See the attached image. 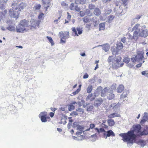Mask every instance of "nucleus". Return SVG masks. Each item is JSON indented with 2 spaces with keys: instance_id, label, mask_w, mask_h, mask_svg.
Listing matches in <instances>:
<instances>
[{
  "instance_id": "f257e3e1",
  "label": "nucleus",
  "mask_w": 148,
  "mask_h": 148,
  "mask_svg": "<svg viewBox=\"0 0 148 148\" xmlns=\"http://www.w3.org/2000/svg\"><path fill=\"white\" fill-rule=\"evenodd\" d=\"M133 130L128 131L127 133H121L119 136L122 137L124 142L132 144L135 142L137 136L146 135L148 134V127L141 131L142 127L140 124L134 125L132 127Z\"/></svg>"
},
{
  "instance_id": "f03ea898",
  "label": "nucleus",
  "mask_w": 148,
  "mask_h": 148,
  "mask_svg": "<svg viewBox=\"0 0 148 148\" xmlns=\"http://www.w3.org/2000/svg\"><path fill=\"white\" fill-rule=\"evenodd\" d=\"M19 0H16L14 1L12 3V9H10L9 10V14L10 17L15 18L16 19L18 18L19 14V12L16 11L18 10L19 11L24 9L26 6V3L22 2L18 4Z\"/></svg>"
},
{
  "instance_id": "7ed1b4c3",
  "label": "nucleus",
  "mask_w": 148,
  "mask_h": 148,
  "mask_svg": "<svg viewBox=\"0 0 148 148\" xmlns=\"http://www.w3.org/2000/svg\"><path fill=\"white\" fill-rule=\"evenodd\" d=\"M59 34V37L60 38V42L61 43H65L66 39L70 37L69 32L68 31L60 32Z\"/></svg>"
},
{
  "instance_id": "20e7f679",
  "label": "nucleus",
  "mask_w": 148,
  "mask_h": 148,
  "mask_svg": "<svg viewBox=\"0 0 148 148\" xmlns=\"http://www.w3.org/2000/svg\"><path fill=\"white\" fill-rule=\"evenodd\" d=\"M140 25L139 23L136 24L133 28L132 31H134L132 38L136 40L138 38V35L140 32Z\"/></svg>"
},
{
  "instance_id": "39448f33",
  "label": "nucleus",
  "mask_w": 148,
  "mask_h": 148,
  "mask_svg": "<svg viewBox=\"0 0 148 148\" xmlns=\"http://www.w3.org/2000/svg\"><path fill=\"white\" fill-rule=\"evenodd\" d=\"M40 22V21H37L34 20H32L31 21V25H29L28 29H36V27L39 26Z\"/></svg>"
},
{
  "instance_id": "423d86ee",
  "label": "nucleus",
  "mask_w": 148,
  "mask_h": 148,
  "mask_svg": "<svg viewBox=\"0 0 148 148\" xmlns=\"http://www.w3.org/2000/svg\"><path fill=\"white\" fill-rule=\"evenodd\" d=\"M39 116L42 122H46L47 121H49L51 120L50 117L49 116H47V114L46 112H41L39 114Z\"/></svg>"
},
{
  "instance_id": "0eeeda50",
  "label": "nucleus",
  "mask_w": 148,
  "mask_h": 148,
  "mask_svg": "<svg viewBox=\"0 0 148 148\" xmlns=\"http://www.w3.org/2000/svg\"><path fill=\"white\" fill-rule=\"evenodd\" d=\"M145 25L141 26V31L139 33L138 38L140 36L145 38L148 36V31L147 29H145Z\"/></svg>"
},
{
  "instance_id": "6e6552de",
  "label": "nucleus",
  "mask_w": 148,
  "mask_h": 148,
  "mask_svg": "<svg viewBox=\"0 0 148 148\" xmlns=\"http://www.w3.org/2000/svg\"><path fill=\"white\" fill-rule=\"evenodd\" d=\"M71 30L72 34L74 36H78V34L80 35L82 33V29L79 27H77L76 29L75 27H72Z\"/></svg>"
},
{
  "instance_id": "1a4fd4ad",
  "label": "nucleus",
  "mask_w": 148,
  "mask_h": 148,
  "mask_svg": "<svg viewBox=\"0 0 148 148\" xmlns=\"http://www.w3.org/2000/svg\"><path fill=\"white\" fill-rule=\"evenodd\" d=\"M7 13V10L3 7H0V19H1L5 17Z\"/></svg>"
},
{
  "instance_id": "9d476101",
  "label": "nucleus",
  "mask_w": 148,
  "mask_h": 148,
  "mask_svg": "<svg viewBox=\"0 0 148 148\" xmlns=\"http://www.w3.org/2000/svg\"><path fill=\"white\" fill-rule=\"evenodd\" d=\"M16 31L17 32L23 33L25 31H27L26 29L22 26L19 23L16 26Z\"/></svg>"
},
{
  "instance_id": "9b49d317",
  "label": "nucleus",
  "mask_w": 148,
  "mask_h": 148,
  "mask_svg": "<svg viewBox=\"0 0 148 148\" xmlns=\"http://www.w3.org/2000/svg\"><path fill=\"white\" fill-rule=\"evenodd\" d=\"M29 23L28 21L25 19H23L21 20L19 23L24 28L28 27L29 28Z\"/></svg>"
},
{
  "instance_id": "f8f14e48",
  "label": "nucleus",
  "mask_w": 148,
  "mask_h": 148,
  "mask_svg": "<svg viewBox=\"0 0 148 148\" xmlns=\"http://www.w3.org/2000/svg\"><path fill=\"white\" fill-rule=\"evenodd\" d=\"M103 101V99L101 98L96 100L94 101V105L95 107H98L102 103Z\"/></svg>"
},
{
  "instance_id": "ddd939ff",
  "label": "nucleus",
  "mask_w": 148,
  "mask_h": 148,
  "mask_svg": "<svg viewBox=\"0 0 148 148\" xmlns=\"http://www.w3.org/2000/svg\"><path fill=\"white\" fill-rule=\"evenodd\" d=\"M95 98V97L93 96L92 94H89L87 97L86 100L87 101L91 102L93 101Z\"/></svg>"
},
{
  "instance_id": "4468645a",
  "label": "nucleus",
  "mask_w": 148,
  "mask_h": 148,
  "mask_svg": "<svg viewBox=\"0 0 148 148\" xmlns=\"http://www.w3.org/2000/svg\"><path fill=\"white\" fill-rule=\"evenodd\" d=\"M93 13L95 15L99 16L101 14V11L99 8H96L94 9Z\"/></svg>"
},
{
  "instance_id": "2eb2a0df",
  "label": "nucleus",
  "mask_w": 148,
  "mask_h": 148,
  "mask_svg": "<svg viewBox=\"0 0 148 148\" xmlns=\"http://www.w3.org/2000/svg\"><path fill=\"white\" fill-rule=\"evenodd\" d=\"M136 57L139 60H141L144 58L143 53L142 52L138 51Z\"/></svg>"
},
{
  "instance_id": "dca6fc26",
  "label": "nucleus",
  "mask_w": 148,
  "mask_h": 148,
  "mask_svg": "<svg viewBox=\"0 0 148 148\" xmlns=\"http://www.w3.org/2000/svg\"><path fill=\"white\" fill-rule=\"evenodd\" d=\"M120 116V114L117 113H113L109 115L108 116V118L111 119L115 117H119Z\"/></svg>"
},
{
  "instance_id": "f3484780",
  "label": "nucleus",
  "mask_w": 148,
  "mask_h": 148,
  "mask_svg": "<svg viewBox=\"0 0 148 148\" xmlns=\"http://www.w3.org/2000/svg\"><path fill=\"white\" fill-rule=\"evenodd\" d=\"M128 93V92L127 90H125L121 95L120 97V99H123L126 97Z\"/></svg>"
},
{
  "instance_id": "a211bd4d",
  "label": "nucleus",
  "mask_w": 148,
  "mask_h": 148,
  "mask_svg": "<svg viewBox=\"0 0 148 148\" xmlns=\"http://www.w3.org/2000/svg\"><path fill=\"white\" fill-rule=\"evenodd\" d=\"M115 136V135L114 133L112 130H110L107 132L106 138H107V137H110L111 136Z\"/></svg>"
},
{
  "instance_id": "6ab92c4d",
  "label": "nucleus",
  "mask_w": 148,
  "mask_h": 148,
  "mask_svg": "<svg viewBox=\"0 0 148 148\" xmlns=\"http://www.w3.org/2000/svg\"><path fill=\"white\" fill-rule=\"evenodd\" d=\"M124 89V86L121 84L117 88V92L118 93H121Z\"/></svg>"
},
{
  "instance_id": "aec40b11",
  "label": "nucleus",
  "mask_w": 148,
  "mask_h": 148,
  "mask_svg": "<svg viewBox=\"0 0 148 148\" xmlns=\"http://www.w3.org/2000/svg\"><path fill=\"white\" fill-rule=\"evenodd\" d=\"M116 47L117 49L119 50L122 49L123 47L122 43L120 42H117L116 44Z\"/></svg>"
},
{
  "instance_id": "412c9836",
  "label": "nucleus",
  "mask_w": 148,
  "mask_h": 148,
  "mask_svg": "<svg viewBox=\"0 0 148 148\" xmlns=\"http://www.w3.org/2000/svg\"><path fill=\"white\" fill-rule=\"evenodd\" d=\"M119 51V50L117 49L116 48H116H115L114 47H112V48L111 49V51L112 52V53L114 55H115L117 54Z\"/></svg>"
},
{
  "instance_id": "4be33fe9",
  "label": "nucleus",
  "mask_w": 148,
  "mask_h": 148,
  "mask_svg": "<svg viewBox=\"0 0 148 148\" xmlns=\"http://www.w3.org/2000/svg\"><path fill=\"white\" fill-rule=\"evenodd\" d=\"M108 124L110 126H112L115 124V122L114 120L112 119H108L107 121Z\"/></svg>"
},
{
  "instance_id": "5701e85b",
  "label": "nucleus",
  "mask_w": 148,
  "mask_h": 148,
  "mask_svg": "<svg viewBox=\"0 0 148 148\" xmlns=\"http://www.w3.org/2000/svg\"><path fill=\"white\" fill-rule=\"evenodd\" d=\"M67 19L65 20V24L68 23L71 20V16L70 15L69 13L67 12Z\"/></svg>"
},
{
  "instance_id": "b1692460",
  "label": "nucleus",
  "mask_w": 148,
  "mask_h": 148,
  "mask_svg": "<svg viewBox=\"0 0 148 148\" xmlns=\"http://www.w3.org/2000/svg\"><path fill=\"white\" fill-rule=\"evenodd\" d=\"M105 27V23H101L99 24V31L104 30Z\"/></svg>"
},
{
  "instance_id": "393cba45",
  "label": "nucleus",
  "mask_w": 148,
  "mask_h": 148,
  "mask_svg": "<svg viewBox=\"0 0 148 148\" xmlns=\"http://www.w3.org/2000/svg\"><path fill=\"white\" fill-rule=\"evenodd\" d=\"M109 94L107 97V99L109 100L112 99L114 98V95L112 91L111 92H109Z\"/></svg>"
},
{
  "instance_id": "a878e982",
  "label": "nucleus",
  "mask_w": 148,
  "mask_h": 148,
  "mask_svg": "<svg viewBox=\"0 0 148 148\" xmlns=\"http://www.w3.org/2000/svg\"><path fill=\"white\" fill-rule=\"evenodd\" d=\"M137 143L140 145L141 146L143 147L146 144L145 141L144 140H139L138 141Z\"/></svg>"
},
{
  "instance_id": "bb28decb",
  "label": "nucleus",
  "mask_w": 148,
  "mask_h": 148,
  "mask_svg": "<svg viewBox=\"0 0 148 148\" xmlns=\"http://www.w3.org/2000/svg\"><path fill=\"white\" fill-rule=\"evenodd\" d=\"M75 2L77 4H84L86 3V0H76Z\"/></svg>"
},
{
  "instance_id": "cd10ccee",
  "label": "nucleus",
  "mask_w": 148,
  "mask_h": 148,
  "mask_svg": "<svg viewBox=\"0 0 148 148\" xmlns=\"http://www.w3.org/2000/svg\"><path fill=\"white\" fill-rule=\"evenodd\" d=\"M107 91V89L106 88H104L101 92V95L102 97H104L106 95Z\"/></svg>"
},
{
  "instance_id": "c85d7f7f",
  "label": "nucleus",
  "mask_w": 148,
  "mask_h": 148,
  "mask_svg": "<svg viewBox=\"0 0 148 148\" xmlns=\"http://www.w3.org/2000/svg\"><path fill=\"white\" fill-rule=\"evenodd\" d=\"M103 49L105 51H108L110 48V46L108 45L105 44L103 45Z\"/></svg>"
},
{
  "instance_id": "c756f323",
  "label": "nucleus",
  "mask_w": 148,
  "mask_h": 148,
  "mask_svg": "<svg viewBox=\"0 0 148 148\" xmlns=\"http://www.w3.org/2000/svg\"><path fill=\"white\" fill-rule=\"evenodd\" d=\"M83 21L85 23H88L90 21V19L88 16H85L83 18Z\"/></svg>"
},
{
  "instance_id": "7c9ffc66",
  "label": "nucleus",
  "mask_w": 148,
  "mask_h": 148,
  "mask_svg": "<svg viewBox=\"0 0 148 148\" xmlns=\"http://www.w3.org/2000/svg\"><path fill=\"white\" fill-rule=\"evenodd\" d=\"M114 18V16L110 15L108 17V21L109 23H110Z\"/></svg>"
},
{
  "instance_id": "2f4dec72",
  "label": "nucleus",
  "mask_w": 148,
  "mask_h": 148,
  "mask_svg": "<svg viewBox=\"0 0 148 148\" xmlns=\"http://www.w3.org/2000/svg\"><path fill=\"white\" fill-rule=\"evenodd\" d=\"M77 130L80 131L82 132L83 131V132H84V131H83V130L84 129V127L83 126L81 125H78L77 127Z\"/></svg>"
},
{
  "instance_id": "473e14b6",
  "label": "nucleus",
  "mask_w": 148,
  "mask_h": 148,
  "mask_svg": "<svg viewBox=\"0 0 148 148\" xmlns=\"http://www.w3.org/2000/svg\"><path fill=\"white\" fill-rule=\"evenodd\" d=\"M46 37L47 38L49 42L51 43V45H53L54 43L52 38L51 37L48 36H47Z\"/></svg>"
},
{
  "instance_id": "72a5a7b5",
  "label": "nucleus",
  "mask_w": 148,
  "mask_h": 148,
  "mask_svg": "<svg viewBox=\"0 0 148 148\" xmlns=\"http://www.w3.org/2000/svg\"><path fill=\"white\" fill-rule=\"evenodd\" d=\"M92 90V85L89 86L87 89V92L88 93H90L91 92Z\"/></svg>"
},
{
  "instance_id": "f704fd0d",
  "label": "nucleus",
  "mask_w": 148,
  "mask_h": 148,
  "mask_svg": "<svg viewBox=\"0 0 148 148\" xmlns=\"http://www.w3.org/2000/svg\"><path fill=\"white\" fill-rule=\"evenodd\" d=\"M93 109V106L92 105L88 106L87 107V111L88 112H90Z\"/></svg>"
},
{
  "instance_id": "c9c22d12",
  "label": "nucleus",
  "mask_w": 148,
  "mask_h": 148,
  "mask_svg": "<svg viewBox=\"0 0 148 148\" xmlns=\"http://www.w3.org/2000/svg\"><path fill=\"white\" fill-rule=\"evenodd\" d=\"M129 0H121L122 1V5L125 7L127 5L128 2Z\"/></svg>"
},
{
  "instance_id": "e433bc0d",
  "label": "nucleus",
  "mask_w": 148,
  "mask_h": 148,
  "mask_svg": "<svg viewBox=\"0 0 148 148\" xmlns=\"http://www.w3.org/2000/svg\"><path fill=\"white\" fill-rule=\"evenodd\" d=\"M130 58H129L127 57H125L123 60V62L127 64H128L130 61Z\"/></svg>"
},
{
  "instance_id": "4c0bfd02",
  "label": "nucleus",
  "mask_w": 148,
  "mask_h": 148,
  "mask_svg": "<svg viewBox=\"0 0 148 148\" xmlns=\"http://www.w3.org/2000/svg\"><path fill=\"white\" fill-rule=\"evenodd\" d=\"M95 6L94 5L91 3L88 6L89 9L90 10H92L94 9L95 8Z\"/></svg>"
},
{
  "instance_id": "58836bf2",
  "label": "nucleus",
  "mask_w": 148,
  "mask_h": 148,
  "mask_svg": "<svg viewBox=\"0 0 148 148\" xmlns=\"http://www.w3.org/2000/svg\"><path fill=\"white\" fill-rule=\"evenodd\" d=\"M76 110L80 114H83L84 112V110L80 108H78L77 109H76Z\"/></svg>"
},
{
  "instance_id": "ea45409f",
  "label": "nucleus",
  "mask_w": 148,
  "mask_h": 148,
  "mask_svg": "<svg viewBox=\"0 0 148 148\" xmlns=\"http://www.w3.org/2000/svg\"><path fill=\"white\" fill-rule=\"evenodd\" d=\"M148 118V114L146 112L144 113V115L142 118L143 119L147 121V120Z\"/></svg>"
},
{
  "instance_id": "a19ab883",
  "label": "nucleus",
  "mask_w": 148,
  "mask_h": 148,
  "mask_svg": "<svg viewBox=\"0 0 148 148\" xmlns=\"http://www.w3.org/2000/svg\"><path fill=\"white\" fill-rule=\"evenodd\" d=\"M121 60V56H119L116 57V63L119 65V62H120Z\"/></svg>"
},
{
  "instance_id": "79ce46f5",
  "label": "nucleus",
  "mask_w": 148,
  "mask_h": 148,
  "mask_svg": "<svg viewBox=\"0 0 148 148\" xmlns=\"http://www.w3.org/2000/svg\"><path fill=\"white\" fill-rule=\"evenodd\" d=\"M75 108V106L71 104L69 105L68 109L69 111H71L74 110Z\"/></svg>"
},
{
  "instance_id": "37998d69",
  "label": "nucleus",
  "mask_w": 148,
  "mask_h": 148,
  "mask_svg": "<svg viewBox=\"0 0 148 148\" xmlns=\"http://www.w3.org/2000/svg\"><path fill=\"white\" fill-rule=\"evenodd\" d=\"M41 6L40 4H37L34 7V8L35 10H39L41 8Z\"/></svg>"
},
{
  "instance_id": "c03bdc74",
  "label": "nucleus",
  "mask_w": 148,
  "mask_h": 148,
  "mask_svg": "<svg viewBox=\"0 0 148 148\" xmlns=\"http://www.w3.org/2000/svg\"><path fill=\"white\" fill-rule=\"evenodd\" d=\"M44 14L43 13H41L38 16V18L40 20H43Z\"/></svg>"
},
{
  "instance_id": "a18cd8bd",
  "label": "nucleus",
  "mask_w": 148,
  "mask_h": 148,
  "mask_svg": "<svg viewBox=\"0 0 148 148\" xmlns=\"http://www.w3.org/2000/svg\"><path fill=\"white\" fill-rule=\"evenodd\" d=\"M78 114V113L76 111H73L70 114V115L72 116H75L77 115Z\"/></svg>"
},
{
  "instance_id": "49530a36",
  "label": "nucleus",
  "mask_w": 148,
  "mask_h": 148,
  "mask_svg": "<svg viewBox=\"0 0 148 148\" xmlns=\"http://www.w3.org/2000/svg\"><path fill=\"white\" fill-rule=\"evenodd\" d=\"M7 29L11 31H14L15 30V28L14 27L12 26H10L8 27Z\"/></svg>"
},
{
  "instance_id": "de8ad7c7",
  "label": "nucleus",
  "mask_w": 148,
  "mask_h": 148,
  "mask_svg": "<svg viewBox=\"0 0 148 148\" xmlns=\"http://www.w3.org/2000/svg\"><path fill=\"white\" fill-rule=\"evenodd\" d=\"M80 88H78L76 91L72 93L73 95H75L77 94L80 91Z\"/></svg>"
},
{
  "instance_id": "09e8293b",
  "label": "nucleus",
  "mask_w": 148,
  "mask_h": 148,
  "mask_svg": "<svg viewBox=\"0 0 148 148\" xmlns=\"http://www.w3.org/2000/svg\"><path fill=\"white\" fill-rule=\"evenodd\" d=\"M69 8L71 10H74L75 9L74 3H71L70 6Z\"/></svg>"
},
{
  "instance_id": "8fccbe9b",
  "label": "nucleus",
  "mask_w": 148,
  "mask_h": 148,
  "mask_svg": "<svg viewBox=\"0 0 148 148\" xmlns=\"http://www.w3.org/2000/svg\"><path fill=\"white\" fill-rule=\"evenodd\" d=\"M147 121L145 120L142 119L141 120L140 122V124L141 125H143V124H145V123Z\"/></svg>"
},
{
  "instance_id": "3c124183",
  "label": "nucleus",
  "mask_w": 148,
  "mask_h": 148,
  "mask_svg": "<svg viewBox=\"0 0 148 148\" xmlns=\"http://www.w3.org/2000/svg\"><path fill=\"white\" fill-rule=\"evenodd\" d=\"M73 121L72 119H70L69 120V123L68 125V127H69L71 126V125H72Z\"/></svg>"
},
{
  "instance_id": "603ef678",
  "label": "nucleus",
  "mask_w": 148,
  "mask_h": 148,
  "mask_svg": "<svg viewBox=\"0 0 148 148\" xmlns=\"http://www.w3.org/2000/svg\"><path fill=\"white\" fill-rule=\"evenodd\" d=\"M79 14H80V16L81 17H82L85 15V12H84V11H80Z\"/></svg>"
},
{
  "instance_id": "864d4df0",
  "label": "nucleus",
  "mask_w": 148,
  "mask_h": 148,
  "mask_svg": "<svg viewBox=\"0 0 148 148\" xmlns=\"http://www.w3.org/2000/svg\"><path fill=\"white\" fill-rule=\"evenodd\" d=\"M75 10L78 12L80 11V8L79 7H78V5H76L75 6Z\"/></svg>"
},
{
  "instance_id": "5fc2aeb1",
  "label": "nucleus",
  "mask_w": 148,
  "mask_h": 148,
  "mask_svg": "<svg viewBox=\"0 0 148 148\" xmlns=\"http://www.w3.org/2000/svg\"><path fill=\"white\" fill-rule=\"evenodd\" d=\"M99 23V21H95L94 22V27H96L97 25Z\"/></svg>"
},
{
  "instance_id": "6e6d98bb",
  "label": "nucleus",
  "mask_w": 148,
  "mask_h": 148,
  "mask_svg": "<svg viewBox=\"0 0 148 148\" xmlns=\"http://www.w3.org/2000/svg\"><path fill=\"white\" fill-rule=\"evenodd\" d=\"M112 56H109L108 59V62L109 63L111 62L112 60Z\"/></svg>"
},
{
  "instance_id": "4d7b16f0",
  "label": "nucleus",
  "mask_w": 148,
  "mask_h": 148,
  "mask_svg": "<svg viewBox=\"0 0 148 148\" xmlns=\"http://www.w3.org/2000/svg\"><path fill=\"white\" fill-rule=\"evenodd\" d=\"M8 0H0V3L3 4L7 3Z\"/></svg>"
},
{
  "instance_id": "13d9d810",
  "label": "nucleus",
  "mask_w": 148,
  "mask_h": 148,
  "mask_svg": "<svg viewBox=\"0 0 148 148\" xmlns=\"http://www.w3.org/2000/svg\"><path fill=\"white\" fill-rule=\"evenodd\" d=\"M47 4L48 5L47 6L45 7V10L46 11L47 10L48 8H49L50 6V2H48L47 3Z\"/></svg>"
},
{
  "instance_id": "bf43d9fd",
  "label": "nucleus",
  "mask_w": 148,
  "mask_h": 148,
  "mask_svg": "<svg viewBox=\"0 0 148 148\" xmlns=\"http://www.w3.org/2000/svg\"><path fill=\"white\" fill-rule=\"evenodd\" d=\"M95 127V125L94 124H90V128L91 129H92Z\"/></svg>"
},
{
  "instance_id": "052dcab7",
  "label": "nucleus",
  "mask_w": 148,
  "mask_h": 148,
  "mask_svg": "<svg viewBox=\"0 0 148 148\" xmlns=\"http://www.w3.org/2000/svg\"><path fill=\"white\" fill-rule=\"evenodd\" d=\"M126 39L125 37H124L121 39V41L122 42L124 43L126 42Z\"/></svg>"
},
{
  "instance_id": "680f3d73",
  "label": "nucleus",
  "mask_w": 148,
  "mask_h": 148,
  "mask_svg": "<svg viewBox=\"0 0 148 148\" xmlns=\"http://www.w3.org/2000/svg\"><path fill=\"white\" fill-rule=\"evenodd\" d=\"M82 132L81 131L77 132H76V135L78 136H80L82 134Z\"/></svg>"
},
{
  "instance_id": "e2e57ef3",
  "label": "nucleus",
  "mask_w": 148,
  "mask_h": 148,
  "mask_svg": "<svg viewBox=\"0 0 148 148\" xmlns=\"http://www.w3.org/2000/svg\"><path fill=\"white\" fill-rule=\"evenodd\" d=\"M49 115L51 117H52L54 115V113L53 112H51L49 114Z\"/></svg>"
},
{
  "instance_id": "0e129e2a",
  "label": "nucleus",
  "mask_w": 148,
  "mask_h": 148,
  "mask_svg": "<svg viewBox=\"0 0 148 148\" xmlns=\"http://www.w3.org/2000/svg\"><path fill=\"white\" fill-rule=\"evenodd\" d=\"M88 75L87 74H85L83 76V78L84 79L87 78L88 77Z\"/></svg>"
},
{
  "instance_id": "69168bd1",
  "label": "nucleus",
  "mask_w": 148,
  "mask_h": 148,
  "mask_svg": "<svg viewBox=\"0 0 148 148\" xmlns=\"http://www.w3.org/2000/svg\"><path fill=\"white\" fill-rule=\"evenodd\" d=\"M51 110L52 111L54 112L57 110V109L55 108L51 107Z\"/></svg>"
},
{
  "instance_id": "338daca9",
  "label": "nucleus",
  "mask_w": 148,
  "mask_h": 148,
  "mask_svg": "<svg viewBox=\"0 0 148 148\" xmlns=\"http://www.w3.org/2000/svg\"><path fill=\"white\" fill-rule=\"evenodd\" d=\"M112 0H102V1L105 3H106L107 2H109L110 1H111Z\"/></svg>"
},
{
  "instance_id": "774afa93",
  "label": "nucleus",
  "mask_w": 148,
  "mask_h": 148,
  "mask_svg": "<svg viewBox=\"0 0 148 148\" xmlns=\"http://www.w3.org/2000/svg\"><path fill=\"white\" fill-rule=\"evenodd\" d=\"M42 3L43 4L45 5L47 3V2L46 1V0H42Z\"/></svg>"
}]
</instances>
